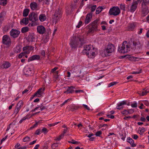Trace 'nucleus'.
Segmentation results:
<instances>
[{
  "label": "nucleus",
  "mask_w": 149,
  "mask_h": 149,
  "mask_svg": "<svg viewBox=\"0 0 149 149\" xmlns=\"http://www.w3.org/2000/svg\"><path fill=\"white\" fill-rule=\"evenodd\" d=\"M103 9V8L102 7L99 6L96 9V14H99L102 11Z\"/></svg>",
  "instance_id": "nucleus-36"
},
{
  "label": "nucleus",
  "mask_w": 149,
  "mask_h": 149,
  "mask_svg": "<svg viewBox=\"0 0 149 149\" xmlns=\"http://www.w3.org/2000/svg\"><path fill=\"white\" fill-rule=\"evenodd\" d=\"M138 6V3L136 1H134L132 3V5H131L130 7L128 5L127 8L131 12L133 13L136 10Z\"/></svg>",
  "instance_id": "nucleus-7"
},
{
  "label": "nucleus",
  "mask_w": 149,
  "mask_h": 149,
  "mask_svg": "<svg viewBox=\"0 0 149 149\" xmlns=\"http://www.w3.org/2000/svg\"><path fill=\"white\" fill-rule=\"evenodd\" d=\"M30 139L29 137L28 136H26L25 138H24L23 139V141L24 142H29L30 141Z\"/></svg>",
  "instance_id": "nucleus-38"
},
{
  "label": "nucleus",
  "mask_w": 149,
  "mask_h": 149,
  "mask_svg": "<svg viewBox=\"0 0 149 149\" xmlns=\"http://www.w3.org/2000/svg\"><path fill=\"white\" fill-rule=\"evenodd\" d=\"M11 64L8 61H5L3 62L1 65V67L3 68L7 69L10 67Z\"/></svg>",
  "instance_id": "nucleus-19"
},
{
  "label": "nucleus",
  "mask_w": 149,
  "mask_h": 149,
  "mask_svg": "<svg viewBox=\"0 0 149 149\" xmlns=\"http://www.w3.org/2000/svg\"><path fill=\"white\" fill-rule=\"evenodd\" d=\"M130 105L132 107H136L137 106V103L135 102L131 104Z\"/></svg>",
  "instance_id": "nucleus-43"
},
{
  "label": "nucleus",
  "mask_w": 149,
  "mask_h": 149,
  "mask_svg": "<svg viewBox=\"0 0 149 149\" xmlns=\"http://www.w3.org/2000/svg\"><path fill=\"white\" fill-rule=\"evenodd\" d=\"M40 58V57L39 55H35L29 57L28 60V61H33L35 60H39Z\"/></svg>",
  "instance_id": "nucleus-21"
},
{
  "label": "nucleus",
  "mask_w": 149,
  "mask_h": 149,
  "mask_svg": "<svg viewBox=\"0 0 149 149\" xmlns=\"http://www.w3.org/2000/svg\"><path fill=\"white\" fill-rule=\"evenodd\" d=\"M120 10L118 7H113L110 9L109 13L111 15L117 16L120 14Z\"/></svg>",
  "instance_id": "nucleus-5"
},
{
  "label": "nucleus",
  "mask_w": 149,
  "mask_h": 149,
  "mask_svg": "<svg viewBox=\"0 0 149 149\" xmlns=\"http://www.w3.org/2000/svg\"><path fill=\"white\" fill-rule=\"evenodd\" d=\"M133 46L136 49H138L141 46L140 41L138 40L134 41L133 42Z\"/></svg>",
  "instance_id": "nucleus-22"
},
{
  "label": "nucleus",
  "mask_w": 149,
  "mask_h": 149,
  "mask_svg": "<svg viewBox=\"0 0 149 149\" xmlns=\"http://www.w3.org/2000/svg\"><path fill=\"white\" fill-rule=\"evenodd\" d=\"M142 14H143L144 16H145L148 13L149 11L148 10L147 7L145 6L143 8H142Z\"/></svg>",
  "instance_id": "nucleus-27"
},
{
  "label": "nucleus",
  "mask_w": 149,
  "mask_h": 149,
  "mask_svg": "<svg viewBox=\"0 0 149 149\" xmlns=\"http://www.w3.org/2000/svg\"><path fill=\"white\" fill-rule=\"evenodd\" d=\"M147 0H138L139 1H140V2H142V6H143V5L145 6L149 2V1H148Z\"/></svg>",
  "instance_id": "nucleus-35"
},
{
  "label": "nucleus",
  "mask_w": 149,
  "mask_h": 149,
  "mask_svg": "<svg viewBox=\"0 0 149 149\" xmlns=\"http://www.w3.org/2000/svg\"><path fill=\"white\" fill-rule=\"evenodd\" d=\"M132 138L136 140L138 138V136L136 134H134L132 136Z\"/></svg>",
  "instance_id": "nucleus-61"
},
{
  "label": "nucleus",
  "mask_w": 149,
  "mask_h": 149,
  "mask_svg": "<svg viewBox=\"0 0 149 149\" xmlns=\"http://www.w3.org/2000/svg\"><path fill=\"white\" fill-rule=\"evenodd\" d=\"M21 51V48L19 46H17L14 49V52L15 53H19Z\"/></svg>",
  "instance_id": "nucleus-31"
},
{
  "label": "nucleus",
  "mask_w": 149,
  "mask_h": 149,
  "mask_svg": "<svg viewBox=\"0 0 149 149\" xmlns=\"http://www.w3.org/2000/svg\"><path fill=\"white\" fill-rule=\"evenodd\" d=\"M29 10L28 9H25L23 13V16L24 17H26L29 13Z\"/></svg>",
  "instance_id": "nucleus-33"
},
{
  "label": "nucleus",
  "mask_w": 149,
  "mask_h": 149,
  "mask_svg": "<svg viewBox=\"0 0 149 149\" xmlns=\"http://www.w3.org/2000/svg\"><path fill=\"white\" fill-rule=\"evenodd\" d=\"M20 24H25V25L27 24L29 22V19L28 18L25 17L23 18L20 21Z\"/></svg>",
  "instance_id": "nucleus-28"
},
{
  "label": "nucleus",
  "mask_w": 149,
  "mask_h": 149,
  "mask_svg": "<svg viewBox=\"0 0 149 149\" xmlns=\"http://www.w3.org/2000/svg\"><path fill=\"white\" fill-rule=\"evenodd\" d=\"M29 30V28L28 27L26 26L23 27L21 29V32L22 33H26Z\"/></svg>",
  "instance_id": "nucleus-34"
},
{
  "label": "nucleus",
  "mask_w": 149,
  "mask_h": 149,
  "mask_svg": "<svg viewBox=\"0 0 149 149\" xmlns=\"http://www.w3.org/2000/svg\"><path fill=\"white\" fill-rule=\"evenodd\" d=\"M59 143H53L52 146V147L53 149H55V148L58 146Z\"/></svg>",
  "instance_id": "nucleus-41"
},
{
  "label": "nucleus",
  "mask_w": 149,
  "mask_h": 149,
  "mask_svg": "<svg viewBox=\"0 0 149 149\" xmlns=\"http://www.w3.org/2000/svg\"><path fill=\"white\" fill-rule=\"evenodd\" d=\"M37 30L38 32L40 34H43L46 31V29L45 27L42 25L37 26Z\"/></svg>",
  "instance_id": "nucleus-15"
},
{
  "label": "nucleus",
  "mask_w": 149,
  "mask_h": 149,
  "mask_svg": "<svg viewBox=\"0 0 149 149\" xmlns=\"http://www.w3.org/2000/svg\"><path fill=\"white\" fill-rule=\"evenodd\" d=\"M24 74L27 76L32 75L34 74V71L32 68L28 66H26L24 70Z\"/></svg>",
  "instance_id": "nucleus-6"
},
{
  "label": "nucleus",
  "mask_w": 149,
  "mask_h": 149,
  "mask_svg": "<svg viewBox=\"0 0 149 149\" xmlns=\"http://www.w3.org/2000/svg\"><path fill=\"white\" fill-rule=\"evenodd\" d=\"M70 99H68L67 100H65L62 104L61 105V107H62L65 105V104L67 103L68 101H70Z\"/></svg>",
  "instance_id": "nucleus-57"
},
{
  "label": "nucleus",
  "mask_w": 149,
  "mask_h": 149,
  "mask_svg": "<svg viewBox=\"0 0 149 149\" xmlns=\"http://www.w3.org/2000/svg\"><path fill=\"white\" fill-rule=\"evenodd\" d=\"M60 122H57L56 123H53L49 124H48V125L49 126V127L54 126H55V125L58 124Z\"/></svg>",
  "instance_id": "nucleus-50"
},
{
  "label": "nucleus",
  "mask_w": 149,
  "mask_h": 149,
  "mask_svg": "<svg viewBox=\"0 0 149 149\" xmlns=\"http://www.w3.org/2000/svg\"><path fill=\"white\" fill-rule=\"evenodd\" d=\"M45 90L44 88H41L39 89L37 92L33 95V97L37 96H38V97H40L43 93Z\"/></svg>",
  "instance_id": "nucleus-16"
},
{
  "label": "nucleus",
  "mask_w": 149,
  "mask_h": 149,
  "mask_svg": "<svg viewBox=\"0 0 149 149\" xmlns=\"http://www.w3.org/2000/svg\"><path fill=\"white\" fill-rule=\"evenodd\" d=\"M68 142L70 143H71L73 144H76L78 143V142L77 141H75L73 139L72 140V141H68Z\"/></svg>",
  "instance_id": "nucleus-51"
},
{
  "label": "nucleus",
  "mask_w": 149,
  "mask_h": 149,
  "mask_svg": "<svg viewBox=\"0 0 149 149\" xmlns=\"http://www.w3.org/2000/svg\"><path fill=\"white\" fill-rule=\"evenodd\" d=\"M141 69L140 70H139V71H135L134 72H132L133 74H138L141 72Z\"/></svg>",
  "instance_id": "nucleus-60"
},
{
  "label": "nucleus",
  "mask_w": 149,
  "mask_h": 149,
  "mask_svg": "<svg viewBox=\"0 0 149 149\" xmlns=\"http://www.w3.org/2000/svg\"><path fill=\"white\" fill-rule=\"evenodd\" d=\"M121 113L123 115H128L129 114V112L128 110H124L123 111L121 112Z\"/></svg>",
  "instance_id": "nucleus-40"
},
{
  "label": "nucleus",
  "mask_w": 149,
  "mask_h": 149,
  "mask_svg": "<svg viewBox=\"0 0 149 149\" xmlns=\"http://www.w3.org/2000/svg\"><path fill=\"white\" fill-rule=\"evenodd\" d=\"M117 83V82H111L108 85V87H111V86H113L114 85L116 84Z\"/></svg>",
  "instance_id": "nucleus-49"
},
{
  "label": "nucleus",
  "mask_w": 149,
  "mask_h": 149,
  "mask_svg": "<svg viewBox=\"0 0 149 149\" xmlns=\"http://www.w3.org/2000/svg\"><path fill=\"white\" fill-rule=\"evenodd\" d=\"M68 128H66L64 129L63 130L62 134H63V135H64V134L67 132Z\"/></svg>",
  "instance_id": "nucleus-58"
},
{
  "label": "nucleus",
  "mask_w": 149,
  "mask_h": 149,
  "mask_svg": "<svg viewBox=\"0 0 149 149\" xmlns=\"http://www.w3.org/2000/svg\"><path fill=\"white\" fill-rule=\"evenodd\" d=\"M128 110L129 112V114H132L134 112V110L132 109H128Z\"/></svg>",
  "instance_id": "nucleus-64"
},
{
  "label": "nucleus",
  "mask_w": 149,
  "mask_h": 149,
  "mask_svg": "<svg viewBox=\"0 0 149 149\" xmlns=\"http://www.w3.org/2000/svg\"><path fill=\"white\" fill-rule=\"evenodd\" d=\"M35 39L34 35L33 33L30 34L27 37V39L28 41L32 42Z\"/></svg>",
  "instance_id": "nucleus-26"
},
{
  "label": "nucleus",
  "mask_w": 149,
  "mask_h": 149,
  "mask_svg": "<svg viewBox=\"0 0 149 149\" xmlns=\"http://www.w3.org/2000/svg\"><path fill=\"white\" fill-rule=\"evenodd\" d=\"M2 43L7 47H9L11 45V39L9 36L7 35H4L2 38Z\"/></svg>",
  "instance_id": "nucleus-4"
},
{
  "label": "nucleus",
  "mask_w": 149,
  "mask_h": 149,
  "mask_svg": "<svg viewBox=\"0 0 149 149\" xmlns=\"http://www.w3.org/2000/svg\"><path fill=\"white\" fill-rule=\"evenodd\" d=\"M127 142L130 143L132 147H134L136 146V145L134 143V141L130 137L127 138Z\"/></svg>",
  "instance_id": "nucleus-25"
},
{
  "label": "nucleus",
  "mask_w": 149,
  "mask_h": 149,
  "mask_svg": "<svg viewBox=\"0 0 149 149\" xmlns=\"http://www.w3.org/2000/svg\"><path fill=\"white\" fill-rule=\"evenodd\" d=\"M97 6L96 5H93L91 8V12L94 11L96 9Z\"/></svg>",
  "instance_id": "nucleus-48"
},
{
  "label": "nucleus",
  "mask_w": 149,
  "mask_h": 149,
  "mask_svg": "<svg viewBox=\"0 0 149 149\" xmlns=\"http://www.w3.org/2000/svg\"><path fill=\"white\" fill-rule=\"evenodd\" d=\"M23 105V103L22 101V100L20 101L17 104L14 111V113H15V114H17L18 113Z\"/></svg>",
  "instance_id": "nucleus-12"
},
{
  "label": "nucleus",
  "mask_w": 149,
  "mask_h": 149,
  "mask_svg": "<svg viewBox=\"0 0 149 149\" xmlns=\"http://www.w3.org/2000/svg\"><path fill=\"white\" fill-rule=\"evenodd\" d=\"M92 13H90L87 14L85 19V24H87L90 22L92 19Z\"/></svg>",
  "instance_id": "nucleus-18"
},
{
  "label": "nucleus",
  "mask_w": 149,
  "mask_h": 149,
  "mask_svg": "<svg viewBox=\"0 0 149 149\" xmlns=\"http://www.w3.org/2000/svg\"><path fill=\"white\" fill-rule=\"evenodd\" d=\"M40 130L38 129L36 130V131L35 134L37 135H39L40 134Z\"/></svg>",
  "instance_id": "nucleus-62"
},
{
  "label": "nucleus",
  "mask_w": 149,
  "mask_h": 149,
  "mask_svg": "<svg viewBox=\"0 0 149 149\" xmlns=\"http://www.w3.org/2000/svg\"><path fill=\"white\" fill-rule=\"evenodd\" d=\"M95 48L93 47L86 54V55L88 56V57L90 58H94L95 56Z\"/></svg>",
  "instance_id": "nucleus-10"
},
{
  "label": "nucleus",
  "mask_w": 149,
  "mask_h": 149,
  "mask_svg": "<svg viewBox=\"0 0 149 149\" xmlns=\"http://www.w3.org/2000/svg\"><path fill=\"white\" fill-rule=\"evenodd\" d=\"M66 91L64 92V93H67V94L69 93H72L74 92L73 90H72L70 87L68 86L66 88Z\"/></svg>",
  "instance_id": "nucleus-29"
},
{
  "label": "nucleus",
  "mask_w": 149,
  "mask_h": 149,
  "mask_svg": "<svg viewBox=\"0 0 149 149\" xmlns=\"http://www.w3.org/2000/svg\"><path fill=\"white\" fill-rule=\"evenodd\" d=\"M40 108H41L43 110H44L46 109L45 107L42 104H41L40 105H39Z\"/></svg>",
  "instance_id": "nucleus-63"
},
{
  "label": "nucleus",
  "mask_w": 149,
  "mask_h": 149,
  "mask_svg": "<svg viewBox=\"0 0 149 149\" xmlns=\"http://www.w3.org/2000/svg\"><path fill=\"white\" fill-rule=\"evenodd\" d=\"M10 26L6 25L3 28V30L5 31H7L10 29Z\"/></svg>",
  "instance_id": "nucleus-44"
},
{
  "label": "nucleus",
  "mask_w": 149,
  "mask_h": 149,
  "mask_svg": "<svg viewBox=\"0 0 149 149\" xmlns=\"http://www.w3.org/2000/svg\"><path fill=\"white\" fill-rule=\"evenodd\" d=\"M93 47V46L91 45H85L84 47V49L83 50L82 53L83 54H86Z\"/></svg>",
  "instance_id": "nucleus-11"
},
{
  "label": "nucleus",
  "mask_w": 149,
  "mask_h": 149,
  "mask_svg": "<svg viewBox=\"0 0 149 149\" xmlns=\"http://www.w3.org/2000/svg\"><path fill=\"white\" fill-rule=\"evenodd\" d=\"M130 47L129 44L126 41H124L122 45H120L118 49V51L121 53L124 54L129 52Z\"/></svg>",
  "instance_id": "nucleus-2"
},
{
  "label": "nucleus",
  "mask_w": 149,
  "mask_h": 149,
  "mask_svg": "<svg viewBox=\"0 0 149 149\" xmlns=\"http://www.w3.org/2000/svg\"><path fill=\"white\" fill-rule=\"evenodd\" d=\"M48 131L47 129L45 127H43L41 130V132L44 133V134H46L48 132Z\"/></svg>",
  "instance_id": "nucleus-46"
},
{
  "label": "nucleus",
  "mask_w": 149,
  "mask_h": 149,
  "mask_svg": "<svg viewBox=\"0 0 149 149\" xmlns=\"http://www.w3.org/2000/svg\"><path fill=\"white\" fill-rule=\"evenodd\" d=\"M32 116V115H30V114H28L25 116L26 119H28L30 118Z\"/></svg>",
  "instance_id": "nucleus-59"
},
{
  "label": "nucleus",
  "mask_w": 149,
  "mask_h": 149,
  "mask_svg": "<svg viewBox=\"0 0 149 149\" xmlns=\"http://www.w3.org/2000/svg\"><path fill=\"white\" fill-rule=\"evenodd\" d=\"M7 3V0H0V4L3 6H5Z\"/></svg>",
  "instance_id": "nucleus-37"
},
{
  "label": "nucleus",
  "mask_w": 149,
  "mask_h": 149,
  "mask_svg": "<svg viewBox=\"0 0 149 149\" xmlns=\"http://www.w3.org/2000/svg\"><path fill=\"white\" fill-rule=\"evenodd\" d=\"M78 107L77 106H74V105H72L71 107V109L72 111H74L75 110L78 109Z\"/></svg>",
  "instance_id": "nucleus-39"
},
{
  "label": "nucleus",
  "mask_w": 149,
  "mask_h": 149,
  "mask_svg": "<svg viewBox=\"0 0 149 149\" xmlns=\"http://www.w3.org/2000/svg\"><path fill=\"white\" fill-rule=\"evenodd\" d=\"M34 49V47L31 46H26L24 47L23 48V50L24 51V53L25 54H29L30 51L33 50Z\"/></svg>",
  "instance_id": "nucleus-13"
},
{
  "label": "nucleus",
  "mask_w": 149,
  "mask_h": 149,
  "mask_svg": "<svg viewBox=\"0 0 149 149\" xmlns=\"http://www.w3.org/2000/svg\"><path fill=\"white\" fill-rule=\"evenodd\" d=\"M82 24V22L81 21H80L79 22L78 25L76 26V27L77 28H79L81 26Z\"/></svg>",
  "instance_id": "nucleus-56"
},
{
  "label": "nucleus",
  "mask_w": 149,
  "mask_h": 149,
  "mask_svg": "<svg viewBox=\"0 0 149 149\" xmlns=\"http://www.w3.org/2000/svg\"><path fill=\"white\" fill-rule=\"evenodd\" d=\"M127 101L124 100L120 102L117 104V106L116 107V109L118 110H120L124 108V105L127 104Z\"/></svg>",
  "instance_id": "nucleus-17"
},
{
  "label": "nucleus",
  "mask_w": 149,
  "mask_h": 149,
  "mask_svg": "<svg viewBox=\"0 0 149 149\" xmlns=\"http://www.w3.org/2000/svg\"><path fill=\"white\" fill-rule=\"evenodd\" d=\"M39 20L41 22H43L45 21L46 19V17L45 14H41L39 17Z\"/></svg>",
  "instance_id": "nucleus-30"
},
{
  "label": "nucleus",
  "mask_w": 149,
  "mask_h": 149,
  "mask_svg": "<svg viewBox=\"0 0 149 149\" xmlns=\"http://www.w3.org/2000/svg\"><path fill=\"white\" fill-rule=\"evenodd\" d=\"M136 26V23L135 22L129 24L127 28L129 31H132Z\"/></svg>",
  "instance_id": "nucleus-20"
},
{
  "label": "nucleus",
  "mask_w": 149,
  "mask_h": 149,
  "mask_svg": "<svg viewBox=\"0 0 149 149\" xmlns=\"http://www.w3.org/2000/svg\"><path fill=\"white\" fill-rule=\"evenodd\" d=\"M61 17V14L57 15L56 12L55 13L54 17V21L55 23V24L57 22Z\"/></svg>",
  "instance_id": "nucleus-24"
},
{
  "label": "nucleus",
  "mask_w": 149,
  "mask_h": 149,
  "mask_svg": "<svg viewBox=\"0 0 149 149\" xmlns=\"http://www.w3.org/2000/svg\"><path fill=\"white\" fill-rule=\"evenodd\" d=\"M5 14L6 13L5 12L3 11L1 12L0 14V18H3L5 16Z\"/></svg>",
  "instance_id": "nucleus-47"
},
{
  "label": "nucleus",
  "mask_w": 149,
  "mask_h": 149,
  "mask_svg": "<svg viewBox=\"0 0 149 149\" xmlns=\"http://www.w3.org/2000/svg\"><path fill=\"white\" fill-rule=\"evenodd\" d=\"M29 17V20L32 22H35L38 19L37 14L34 12L30 13Z\"/></svg>",
  "instance_id": "nucleus-9"
},
{
  "label": "nucleus",
  "mask_w": 149,
  "mask_h": 149,
  "mask_svg": "<svg viewBox=\"0 0 149 149\" xmlns=\"http://www.w3.org/2000/svg\"><path fill=\"white\" fill-rule=\"evenodd\" d=\"M20 31L13 29L10 32V36L13 38H15L17 37L20 33Z\"/></svg>",
  "instance_id": "nucleus-8"
},
{
  "label": "nucleus",
  "mask_w": 149,
  "mask_h": 149,
  "mask_svg": "<svg viewBox=\"0 0 149 149\" xmlns=\"http://www.w3.org/2000/svg\"><path fill=\"white\" fill-rule=\"evenodd\" d=\"M120 8L121 9L123 10L124 11L125 10V4H121L120 6Z\"/></svg>",
  "instance_id": "nucleus-52"
},
{
  "label": "nucleus",
  "mask_w": 149,
  "mask_h": 149,
  "mask_svg": "<svg viewBox=\"0 0 149 149\" xmlns=\"http://www.w3.org/2000/svg\"><path fill=\"white\" fill-rule=\"evenodd\" d=\"M83 38L82 36H79L74 40H72L70 41V44L72 49L76 48L79 44L82 45L83 44Z\"/></svg>",
  "instance_id": "nucleus-1"
},
{
  "label": "nucleus",
  "mask_w": 149,
  "mask_h": 149,
  "mask_svg": "<svg viewBox=\"0 0 149 149\" xmlns=\"http://www.w3.org/2000/svg\"><path fill=\"white\" fill-rule=\"evenodd\" d=\"M37 25V24L34 22H33V23H30L29 24V26H36Z\"/></svg>",
  "instance_id": "nucleus-54"
},
{
  "label": "nucleus",
  "mask_w": 149,
  "mask_h": 149,
  "mask_svg": "<svg viewBox=\"0 0 149 149\" xmlns=\"http://www.w3.org/2000/svg\"><path fill=\"white\" fill-rule=\"evenodd\" d=\"M149 93V89H147L146 90H144L141 93V92L139 93V95L142 96L146 95L148 93Z\"/></svg>",
  "instance_id": "nucleus-32"
},
{
  "label": "nucleus",
  "mask_w": 149,
  "mask_h": 149,
  "mask_svg": "<svg viewBox=\"0 0 149 149\" xmlns=\"http://www.w3.org/2000/svg\"><path fill=\"white\" fill-rule=\"evenodd\" d=\"M30 7L31 9L32 10H36L37 7V3L34 2H33L31 3L30 5Z\"/></svg>",
  "instance_id": "nucleus-23"
},
{
  "label": "nucleus",
  "mask_w": 149,
  "mask_h": 149,
  "mask_svg": "<svg viewBox=\"0 0 149 149\" xmlns=\"http://www.w3.org/2000/svg\"><path fill=\"white\" fill-rule=\"evenodd\" d=\"M115 50V47L113 44L109 43L107 46L106 48L103 51V53L105 56H108V54L111 53L113 52Z\"/></svg>",
  "instance_id": "nucleus-3"
},
{
  "label": "nucleus",
  "mask_w": 149,
  "mask_h": 149,
  "mask_svg": "<svg viewBox=\"0 0 149 149\" xmlns=\"http://www.w3.org/2000/svg\"><path fill=\"white\" fill-rule=\"evenodd\" d=\"M145 131V128L144 127H142L141 128V130H140L139 132V134L142 135L143 134V133Z\"/></svg>",
  "instance_id": "nucleus-45"
},
{
  "label": "nucleus",
  "mask_w": 149,
  "mask_h": 149,
  "mask_svg": "<svg viewBox=\"0 0 149 149\" xmlns=\"http://www.w3.org/2000/svg\"><path fill=\"white\" fill-rule=\"evenodd\" d=\"M64 135H63V134H62L59 135L58 137H57L56 140V141H59L64 136Z\"/></svg>",
  "instance_id": "nucleus-42"
},
{
  "label": "nucleus",
  "mask_w": 149,
  "mask_h": 149,
  "mask_svg": "<svg viewBox=\"0 0 149 149\" xmlns=\"http://www.w3.org/2000/svg\"><path fill=\"white\" fill-rule=\"evenodd\" d=\"M98 21L97 20H95L91 23L92 27L90 29L91 30V31H90V32H92V31H96Z\"/></svg>",
  "instance_id": "nucleus-14"
},
{
  "label": "nucleus",
  "mask_w": 149,
  "mask_h": 149,
  "mask_svg": "<svg viewBox=\"0 0 149 149\" xmlns=\"http://www.w3.org/2000/svg\"><path fill=\"white\" fill-rule=\"evenodd\" d=\"M102 134V132L101 131H98L96 133L95 135L97 136H99Z\"/></svg>",
  "instance_id": "nucleus-53"
},
{
  "label": "nucleus",
  "mask_w": 149,
  "mask_h": 149,
  "mask_svg": "<svg viewBox=\"0 0 149 149\" xmlns=\"http://www.w3.org/2000/svg\"><path fill=\"white\" fill-rule=\"evenodd\" d=\"M25 54L24 52H22L20 53L18 55V58H21Z\"/></svg>",
  "instance_id": "nucleus-55"
}]
</instances>
